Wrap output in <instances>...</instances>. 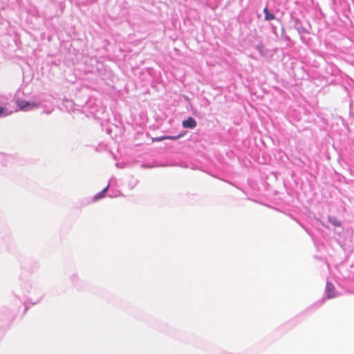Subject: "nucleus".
<instances>
[{"instance_id":"obj_1","label":"nucleus","mask_w":354,"mask_h":354,"mask_svg":"<svg viewBox=\"0 0 354 354\" xmlns=\"http://www.w3.org/2000/svg\"><path fill=\"white\" fill-rule=\"evenodd\" d=\"M325 295L328 299L335 298L338 295L334 286L329 281L326 282Z\"/></svg>"},{"instance_id":"obj_2","label":"nucleus","mask_w":354,"mask_h":354,"mask_svg":"<svg viewBox=\"0 0 354 354\" xmlns=\"http://www.w3.org/2000/svg\"><path fill=\"white\" fill-rule=\"evenodd\" d=\"M17 105L20 109L24 111H28L37 106L36 103L30 102L26 100H19L17 102Z\"/></svg>"},{"instance_id":"obj_3","label":"nucleus","mask_w":354,"mask_h":354,"mask_svg":"<svg viewBox=\"0 0 354 354\" xmlns=\"http://www.w3.org/2000/svg\"><path fill=\"white\" fill-rule=\"evenodd\" d=\"M196 121L192 117H189L183 122V127L184 128L194 129L196 127Z\"/></svg>"},{"instance_id":"obj_4","label":"nucleus","mask_w":354,"mask_h":354,"mask_svg":"<svg viewBox=\"0 0 354 354\" xmlns=\"http://www.w3.org/2000/svg\"><path fill=\"white\" fill-rule=\"evenodd\" d=\"M109 187V185H108L106 187H104L100 192H99L98 194H95L94 196V197H93V201H97L102 198L103 197H104L105 193L108 190Z\"/></svg>"},{"instance_id":"obj_5","label":"nucleus","mask_w":354,"mask_h":354,"mask_svg":"<svg viewBox=\"0 0 354 354\" xmlns=\"http://www.w3.org/2000/svg\"><path fill=\"white\" fill-rule=\"evenodd\" d=\"M328 221L335 227H339L342 225L341 221H339L337 217L333 216H328Z\"/></svg>"},{"instance_id":"obj_6","label":"nucleus","mask_w":354,"mask_h":354,"mask_svg":"<svg viewBox=\"0 0 354 354\" xmlns=\"http://www.w3.org/2000/svg\"><path fill=\"white\" fill-rule=\"evenodd\" d=\"M263 13L265 14V20L266 21H270L275 19V16L274 14L270 13L268 10V7H266L263 9Z\"/></svg>"},{"instance_id":"obj_7","label":"nucleus","mask_w":354,"mask_h":354,"mask_svg":"<svg viewBox=\"0 0 354 354\" xmlns=\"http://www.w3.org/2000/svg\"><path fill=\"white\" fill-rule=\"evenodd\" d=\"M12 113L7 107L0 106V118H3L10 115Z\"/></svg>"},{"instance_id":"obj_8","label":"nucleus","mask_w":354,"mask_h":354,"mask_svg":"<svg viewBox=\"0 0 354 354\" xmlns=\"http://www.w3.org/2000/svg\"><path fill=\"white\" fill-rule=\"evenodd\" d=\"M183 136V133H180L177 136H165V140H178V138H181L182 136Z\"/></svg>"},{"instance_id":"obj_9","label":"nucleus","mask_w":354,"mask_h":354,"mask_svg":"<svg viewBox=\"0 0 354 354\" xmlns=\"http://www.w3.org/2000/svg\"><path fill=\"white\" fill-rule=\"evenodd\" d=\"M71 282L74 284V285H76L77 284V282L79 279L78 278V276L77 274H73L71 277Z\"/></svg>"},{"instance_id":"obj_10","label":"nucleus","mask_w":354,"mask_h":354,"mask_svg":"<svg viewBox=\"0 0 354 354\" xmlns=\"http://www.w3.org/2000/svg\"><path fill=\"white\" fill-rule=\"evenodd\" d=\"M165 140V136H160V137H156L153 138V142H160L162 140Z\"/></svg>"},{"instance_id":"obj_11","label":"nucleus","mask_w":354,"mask_h":354,"mask_svg":"<svg viewBox=\"0 0 354 354\" xmlns=\"http://www.w3.org/2000/svg\"><path fill=\"white\" fill-rule=\"evenodd\" d=\"M263 45H262V44H259V45H258V46L256 47V48L258 50V51H259L261 54H262V53H263Z\"/></svg>"},{"instance_id":"obj_12","label":"nucleus","mask_w":354,"mask_h":354,"mask_svg":"<svg viewBox=\"0 0 354 354\" xmlns=\"http://www.w3.org/2000/svg\"><path fill=\"white\" fill-rule=\"evenodd\" d=\"M65 102H66V107H68V106H73V102H72V101H71V100H66V101H65Z\"/></svg>"},{"instance_id":"obj_13","label":"nucleus","mask_w":354,"mask_h":354,"mask_svg":"<svg viewBox=\"0 0 354 354\" xmlns=\"http://www.w3.org/2000/svg\"><path fill=\"white\" fill-rule=\"evenodd\" d=\"M298 31H299V32H301V31H302V32H306V30H305V28H303V27L299 28L298 29Z\"/></svg>"},{"instance_id":"obj_14","label":"nucleus","mask_w":354,"mask_h":354,"mask_svg":"<svg viewBox=\"0 0 354 354\" xmlns=\"http://www.w3.org/2000/svg\"><path fill=\"white\" fill-rule=\"evenodd\" d=\"M301 225L305 230V231L307 232L308 234H310V232L308 231V230L304 225Z\"/></svg>"},{"instance_id":"obj_15","label":"nucleus","mask_w":354,"mask_h":354,"mask_svg":"<svg viewBox=\"0 0 354 354\" xmlns=\"http://www.w3.org/2000/svg\"><path fill=\"white\" fill-rule=\"evenodd\" d=\"M284 37L286 40H290V37L288 36H284Z\"/></svg>"},{"instance_id":"obj_16","label":"nucleus","mask_w":354,"mask_h":354,"mask_svg":"<svg viewBox=\"0 0 354 354\" xmlns=\"http://www.w3.org/2000/svg\"><path fill=\"white\" fill-rule=\"evenodd\" d=\"M285 30L284 28H282V33H284Z\"/></svg>"}]
</instances>
